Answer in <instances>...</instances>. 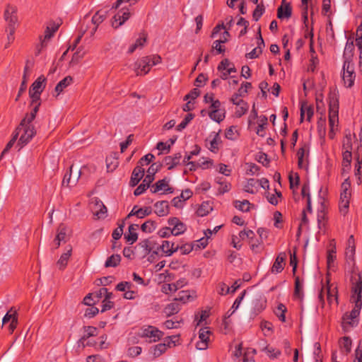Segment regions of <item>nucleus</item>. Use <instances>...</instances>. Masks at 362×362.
Segmentation results:
<instances>
[{
    "label": "nucleus",
    "instance_id": "nucleus-4",
    "mask_svg": "<svg viewBox=\"0 0 362 362\" xmlns=\"http://www.w3.org/2000/svg\"><path fill=\"white\" fill-rule=\"evenodd\" d=\"M339 100L336 95L329 97V125L330 139H334L336 132L338 131L339 126Z\"/></svg>",
    "mask_w": 362,
    "mask_h": 362
},
{
    "label": "nucleus",
    "instance_id": "nucleus-53",
    "mask_svg": "<svg viewBox=\"0 0 362 362\" xmlns=\"http://www.w3.org/2000/svg\"><path fill=\"white\" fill-rule=\"evenodd\" d=\"M260 327L264 336H270L273 332V325L268 321H263L261 322Z\"/></svg>",
    "mask_w": 362,
    "mask_h": 362
},
{
    "label": "nucleus",
    "instance_id": "nucleus-27",
    "mask_svg": "<svg viewBox=\"0 0 362 362\" xmlns=\"http://www.w3.org/2000/svg\"><path fill=\"white\" fill-rule=\"evenodd\" d=\"M152 213V209L149 206L145 208H139L137 206H134L128 216H136L139 218H144Z\"/></svg>",
    "mask_w": 362,
    "mask_h": 362
},
{
    "label": "nucleus",
    "instance_id": "nucleus-54",
    "mask_svg": "<svg viewBox=\"0 0 362 362\" xmlns=\"http://www.w3.org/2000/svg\"><path fill=\"white\" fill-rule=\"evenodd\" d=\"M286 310V307L282 303H279L275 310L276 315L281 322H285L286 320L285 313Z\"/></svg>",
    "mask_w": 362,
    "mask_h": 362
},
{
    "label": "nucleus",
    "instance_id": "nucleus-6",
    "mask_svg": "<svg viewBox=\"0 0 362 362\" xmlns=\"http://www.w3.org/2000/svg\"><path fill=\"white\" fill-rule=\"evenodd\" d=\"M341 76L344 87L351 88L354 85L356 73L354 65L351 62L344 61Z\"/></svg>",
    "mask_w": 362,
    "mask_h": 362
},
{
    "label": "nucleus",
    "instance_id": "nucleus-64",
    "mask_svg": "<svg viewBox=\"0 0 362 362\" xmlns=\"http://www.w3.org/2000/svg\"><path fill=\"white\" fill-rule=\"evenodd\" d=\"M354 359L353 362H362V342H359L355 350Z\"/></svg>",
    "mask_w": 362,
    "mask_h": 362
},
{
    "label": "nucleus",
    "instance_id": "nucleus-50",
    "mask_svg": "<svg viewBox=\"0 0 362 362\" xmlns=\"http://www.w3.org/2000/svg\"><path fill=\"white\" fill-rule=\"evenodd\" d=\"M236 106L237 107L235 114L238 117H240L243 115H245L247 112L249 108L248 104L245 101L240 102V103H239V105H237Z\"/></svg>",
    "mask_w": 362,
    "mask_h": 362
},
{
    "label": "nucleus",
    "instance_id": "nucleus-34",
    "mask_svg": "<svg viewBox=\"0 0 362 362\" xmlns=\"http://www.w3.org/2000/svg\"><path fill=\"white\" fill-rule=\"evenodd\" d=\"M243 189L247 193L255 194L258 191V180L248 179L243 187Z\"/></svg>",
    "mask_w": 362,
    "mask_h": 362
},
{
    "label": "nucleus",
    "instance_id": "nucleus-61",
    "mask_svg": "<svg viewBox=\"0 0 362 362\" xmlns=\"http://www.w3.org/2000/svg\"><path fill=\"white\" fill-rule=\"evenodd\" d=\"M352 341L351 339L348 337H344L340 341L341 347L344 349L345 351L349 352L351 349Z\"/></svg>",
    "mask_w": 362,
    "mask_h": 362
},
{
    "label": "nucleus",
    "instance_id": "nucleus-24",
    "mask_svg": "<svg viewBox=\"0 0 362 362\" xmlns=\"http://www.w3.org/2000/svg\"><path fill=\"white\" fill-rule=\"evenodd\" d=\"M58 28H59L58 23H54V22L49 23V24L47 25V28H46V30L45 32L44 39L41 40V47H43L44 46L46 45V41L48 40L49 39H50L53 36L54 33L57 30Z\"/></svg>",
    "mask_w": 362,
    "mask_h": 362
},
{
    "label": "nucleus",
    "instance_id": "nucleus-59",
    "mask_svg": "<svg viewBox=\"0 0 362 362\" xmlns=\"http://www.w3.org/2000/svg\"><path fill=\"white\" fill-rule=\"evenodd\" d=\"M210 334L211 332L209 330L208 327L201 328L199 332V341L208 343Z\"/></svg>",
    "mask_w": 362,
    "mask_h": 362
},
{
    "label": "nucleus",
    "instance_id": "nucleus-45",
    "mask_svg": "<svg viewBox=\"0 0 362 362\" xmlns=\"http://www.w3.org/2000/svg\"><path fill=\"white\" fill-rule=\"evenodd\" d=\"M192 195V192L190 189H185L182 192L180 197H175L173 200L174 205L175 206H178V203L180 202L182 200L185 201L189 199Z\"/></svg>",
    "mask_w": 362,
    "mask_h": 362
},
{
    "label": "nucleus",
    "instance_id": "nucleus-63",
    "mask_svg": "<svg viewBox=\"0 0 362 362\" xmlns=\"http://www.w3.org/2000/svg\"><path fill=\"white\" fill-rule=\"evenodd\" d=\"M191 296L188 291H182L178 293V296L175 298L176 300L182 301L185 303L189 300Z\"/></svg>",
    "mask_w": 362,
    "mask_h": 362
},
{
    "label": "nucleus",
    "instance_id": "nucleus-19",
    "mask_svg": "<svg viewBox=\"0 0 362 362\" xmlns=\"http://www.w3.org/2000/svg\"><path fill=\"white\" fill-rule=\"evenodd\" d=\"M17 8L16 6L8 5L4 12L5 21L8 23V25H16L17 23L16 16Z\"/></svg>",
    "mask_w": 362,
    "mask_h": 362
},
{
    "label": "nucleus",
    "instance_id": "nucleus-22",
    "mask_svg": "<svg viewBox=\"0 0 362 362\" xmlns=\"http://www.w3.org/2000/svg\"><path fill=\"white\" fill-rule=\"evenodd\" d=\"M164 191L165 193H172V188L168 187V180L166 178L160 180L152 186L151 191L152 193H156L159 191Z\"/></svg>",
    "mask_w": 362,
    "mask_h": 362
},
{
    "label": "nucleus",
    "instance_id": "nucleus-42",
    "mask_svg": "<svg viewBox=\"0 0 362 362\" xmlns=\"http://www.w3.org/2000/svg\"><path fill=\"white\" fill-rule=\"evenodd\" d=\"M72 78L71 76H66L60 81L55 87V92L57 95H59L63 90L69 86L72 83Z\"/></svg>",
    "mask_w": 362,
    "mask_h": 362
},
{
    "label": "nucleus",
    "instance_id": "nucleus-8",
    "mask_svg": "<svg viewBox=\"0 0 362 362\" xmlns=\"http://www.w3.org/2000/svg\"><path fill=\"white\" fill-rule=\"evenodd\" d=\"M177 336H171L165 339L164 342L153 346L150 351L153 357L157 358L164 354L168 347L176 345Z\"/></svg>",
    "mask_w": 362,
    "mask_h": 362
},
{
    "label": "nucleus",
    "instance_id": "nucleus-35",
    "mask_svg": "<svg viewBox=\"0 0 362 362\" xmlns=\"http://www.w3.org/2000/svg\"><path fill=\"white\" fill-rule=\"evenodd\" d=\"M71 252L72 247L71 246H68L66 247L65 252L62 254L57 262V264L61 269H63L66 266L68 260L71 255Z\"/></svg>",
    "mask_w": 362,
    "mask_h": 362
},
{
    "label": "nucleus",
    "instance_id": "nucleus-46",
    "mask_svg": "<svg viewBox=\"0 0 362 362\" xmlns=\"http://www.w3.org/2000/svg\"><path fill=\"white\" fill-rule=\"evenodd\" d=\"M221 228V226H217L214 227L213 230L207 229L206 231H204L205 238H202L199 240L201 244L204 247L206 246L207 245L208 239L210 238L213 234L216 233Z\"/></svg>",
    "mask_w": 362,
    "mask_h": 362
},
{
    "label": "nucleus",
    "instance_id": "nucleus-28",
    "mask_svg": "<svg viewBox=\"0 0 362 362\" xmlns=\"http://www.w3.org/2000/svg\"><path fill=\"white\" fill-rule=\"evenodd\" d=\"M182 156L180 153H175L174 156L165 158L164 163L168 169L171 170L180 163Z\"/></svg>",
    "mask_w": 362,
    "mask_h": 362
},
{
    "label": "nucleus",
    "instance_id": "nucleus-40",
    "mask_svg": "<svg viewBox=\"0 0 362 362\" xmlns=\"http://www.w3.org/2000/svg\"><path fill=\"white\" fill-rule=\"evenodd\" d=\"M292 14V9L289 4H286L285 7L280 6L278 8L277 17L279 19L288 18Z\"/></svg>",
    "mask_w": 362,
    "mask_h": 362
},
{
    "label": "nucleus",
    "instance_id": "nucleus-62",
    "mask_svg": "<svg viewBox=\"0 0 362 362\" xmlns=\"http://www.w3.org/2000/svg\"><path fill=\"white\" fill-rule=\"evenodd\" d=\"M255 236V233L250 229H244L239 233V238L242 240L245 239H252Z\"/></svg>",
    "mask_w": 362,
    "mask_h": 362
},
{
    "label": "nucleus",
    "instance_id": "nucleus-55",
    "mask_svg": "<svg viewBox=\"0 0 362 362\" xmlns=\"http://www.w3.org/2000/svg\"><path fill=\"white\" fill-rule=\"evenodd\" d=\"M238 136V132L235 127L231 126L226 129L225 136L229 140H235Z\"/></svg>",
    "mask_w": 362,
    "mask_h": 362
},
{
    "label": "nucleus",
    "instance_id": "nucleus-51",
    "mask_svg": "<svg viewBox=\"0 0 362 362\" xmlns=\"http://www.w3.org/2000/svg\"><path fill=\"white\" fill-rule=\"evenodd\" d=\"M156 228V223L155 221H153L151 220H148L146 222H144L141 226V229L143 232L145 233H152L155 229Z\"/></svg>",
    "mask_w": 362,
    "mask_h": 362
},
{
    "label": "nucleus",
    "instance_id": "nucleus-20",
    "mask_svg": "<svg viewBox=\"0 0 362 362\" xmlns=\"http://www.w3.org/2000/svg\"><path fill=\"white\" fill-rule=\"evenodd\" d=\"M355 248V240L354 235H351L348 239L345 251L346 258L347 261L350 262V264H354V262Z\"/></svg>",
    "mask_w": 362,
    "mask_h": 362
},
{
    "label": "nucleus",
    "instance_id": "nucleus-37",
    "mask_svg": "<svg viewBox=\"0 0 362 362\" xmlns=\"http://www.w3.org/2000/svg\"><path fill=\"white\" fill-rule=\"evenodd\" d=\"M180 310V304L177 302H173L168 304L164 308V313L167 317H170L177 313Z\"/></svg>",
    "mask_w": 362,
    "mask_h": 362
},
{
    "label": "nucleus",
    "instance_id": "nucleus-9",
    "mask_svg": "<svg viewBox=\"0 0 362 362\" xmlns=\"http://www.w3.org/2000/svg\"><path fill=\"white\" fill-rule=\"evenodd\" d=\"M141 337L149 342H156L163 337V332L158 328L149 325L142 328Z\"/></svg>",
    "mask_w": 362,
    "mask_h": 362
},
{
    "label": "nucleus",
    "instance_id": "nucleus-26",
    "mask_svg": "<svg viewBox=\"0 0 362 362\" xmlns=\"http://www.w3.org/2000/svg\"><path fill=\"white\" fill-rule=\"evenodd\" d=\"M144 169L137 165L133 170L129 184L132 187L136 186L144 175Z\"/></svg>",
    "mask_w": 362,
    "mask_h": 362
},
{
    "label": "nucleus",
    "instance_id": "nucleus-58",
    "mask_svg": "<svg viewBox=\"0 0 362 362\" xmlns=\"http://www.w3.org/2000/svg\"><path fill=\"white\" fill-rule=\"evenodd\" d=\"M264 12V6L263 4H257L252 13L254 21H257Z\"/></svg>",
    "mask_w": 362,
    "mask_h": 362
},
{
    "label": "nucleus",
    "instance_id": "nucleus-29",
    "mask_svg": "<svg viewBox=\"0 0 362 362\" xmlns=\"http://www.w3.org/2000/svg\"><path fill=\"white\" fill-rule=\"evenodd\" d=\"M286 255L284 253H280L276 258L272 267V273H280L284 269V261L285 259Z\"/></svg>",
    "mask_w": 362,
    "mask_h": 362
},
{
    "label": "nucleus",
    "instance_id": "nucleus-23",
    "mask_svg": "<svg viewBox=\"0 0 362 362\" xmlns=\"http://www.w3.org/2000/svg\"><path fill=\"white\" fill-rule=\"evenodd\" d=\"M155 214L160 216H165L169 214V204L167 201L157 202L153 205Z\"/></svg>",
    "mask_w": 362,
    "mask_h": 362
},
{
    "label": "nucleus",
    "instance_id": "nucleus-30",
    "mask_svg": "<svg viewBox=\"0 0 362 362\" xmlns=\"http://www.w3.org/2000/svg\"><path fill=\"white\" fill-rule=\"evenodd\" d=\"M139 227L138 224H132L129 226V231L127 234H125V238L130 244H133L137 240L138 235L136 230Z\"/></svg>",
    "mask_w": 362,
    "mask_h": 362
},
{
    "label": "nucleus",
    "instance_id": "nucleus-13",
    "mask_svg": "<svg viewBox=\"0 0 362 362\" xmlns=\"http://www.w3.org/2000/svg\"><path fill=\"white\" fill-rule=\"evenodd\" d=\"M218 70L221 72L220 78L223 80L228 79L230 75L237 71L234 65L227 59L220 62L218 66Z\"/></svg>",
    "mask_w": 362,
    "mask_h": 362
},
{
    "label": "nucleus",
    "instance_id": "nucleus-7",
    "mask_svg": "<svg viewBox=\"0 0 362 362\" xmlns=\"http://www.w3.org/2000/svg\"><path fill=\"white\" fill-rule=\"evenodd\" d=\"M46 86V78L40 76L31 85L29 90V95L33 102L40 100V95Z\"/></svg>",
    "mask_w": 362,
    "mask_h": 362
},
{
    "label": "nucleus",
    "instance_id": "nucleus-10",
    "mask_svg": "<svg viewBox=\"0 0 362 362\" xmlns=\"http://www.w3.org/2000/svg\"><path fill=\"white\" fill-rule=\"evenodd\" d=\"M139 246L145 254L150 255L149 258H154L158 255V244L153 239H145L139 243Z\"/></svg>",
    "mask_w": 362,
    "mask_h": 362
},
{
    "label": "nucleus",
    "instance_id": "nucleus-3",
    "mask_svg": "<svg viewBox=\"0 0 362 362\" xmlns=\"http://www.w3.org/2000/svg\"><path fill=\"white\" fill-rule=\"evenodd\" d=\"M35 134L36 129L34 123L23 119L15 133L18 138L17 143V146L19 147L18 150L28 144Z\"/></svg>",
    "mask_w": 362,
    "mask_h": 362
},
{
    "label": "nucleus",
    "instance_id": "nucleus-1",
    "mask_svg": "<svg viewBox=\"0 0 362 362\" xmlns=\"http://www.w3.org/2000/svg\"><path fill=\"white\" fill-rule=\"evenodd\" d=\"M353 281L351 302L354 304V306L350 313H346L343 316L342 326L345 330L358 325L359 322L358 316L362 308V280L360 276H358L354 278Z\"/></svg>",
    "mask_w": 362,
    "mask_h": 362
},
{
    "label": "nucleus",
    "instance_id": "nucleus-41",
    "mask_svg": "<svg viewBox=\"0 0 362 362\" xmlns=\"http://www.w3.org/2000/svg\"><path fill=\"white\" fill-rule=\"evenodd\" d=\"M40 105V100L37 102H33L32 100V105H33V108L30 113L26 114L23 119H25V121L33 122L35 119L36 115L39 110Z\"/></svg>",
    "mask_w": 362,
    "mask_h": 362
},
{
    "label": "nucleus",
    "instance_id": "nucleus-47",
    "mask_svg": "<svg viewBox=\"0 0 362 362\" xmlns=\"http://www.w3.org/2000/svg\"><path fill=\"white\" fill-rule=\"evenodd\" d=\"M121 261V257L119 255H112L107 258L105 263V267H115Z\"/></svg>",
    "mask_w": 362,
    "mask_h": 362
},
{
    "label": "nucleus",
    "instance_id": "nucleus-5",
    "mask_svg": "<svg viewBox=\"0 0 362 362\" xmlns=\"http://www.w3.org/2000/svg\"><path fill=\"white\" fill-rule=\"evenodd\" d=\"M161 57L159 55L153 54L143 57L135 64L136 75H145L151 69L161 62Z\"/></svg>",
    "mask_w": 362,
    "mask_h": 362
},
{
    "label": "nucleus",
    "instance_id": "nucleus-43",
    "mask_svg": "<svg viewBox=\"0 0 362 362\" xmlns=\"http://www.w3.org/2000/svg\"><path fill=\"white\" fill-rule=\"evenodd\" d=\"M354 49V45L353 42H347L344 50V61L351 62L353 52Z\"/></svg>",
    "mask_w": 362,
    "mask_h": 362
},
{
    "label": "nucleus",
    "instance_id": "nucleus-56",
    "mask_svg": "<svg viewBox=\"0 0 362 362\" xmlns=\"http://www.w3.org/2000/svg\"><path fill=\"white\" fill-rule=\"evenodd\" d=\"M193 114H187L184 118V119L177 126V130L180 132L182 131L184 129H185L187 124L193 119Z\"/></svg>",
    "mask_w": 362,
    "mask_h": 362
},
{
    "label": "nucleus",
    "instance_id": "nucleus-38",
    "mask_svg": "<svg viewBox=\"0 0 362 362\" xmlns=\"http://www.w3.org/2000/svg\"><path fill=\"white\" fill-rule=\"evenodd\" d=\"M215 181L218 185H219L218 192L220 194H223L230 190V185L227 182L223 177H216Z\"/></svg>",
    "mask_w": 362,
    "mask_h": 362
},
{
    "label": "nucleus",
    "instance_id": "nucleus-25",
    "mask_svg": "<svg viewBox=\"0 0 362 362\" xmlns=\"http://www.w3.org/2000/svg\"><path fill=\"white\" fill-rule=\"evenodd\" d=\"M93 214L98 218H103L107 215V208L100 200H95L94 207L92 209Z\"/></svg>",
    "mask_w": 362,
    "mask_h": 362
},
{
    "label": "nucleus",
    "instance_id": "nucleus-36",
    "mask_svg": "<svg viewBox=\"0 0 362 362\" xmlns=\"http://www.w3.org/2000/svg\"><path fill=\"white\" fill-rule=\"evenodd\" d=\"M85 329V334L84 335L79 339V343L83 345V346H85L84 343H85V341L90 337H93V336H96L98 334V329L95 327H92V326H88V327H86L84 328Z\"/></svg>",
    "mask_w": 362,
    "mask_h": 362
},
{
    "label": "nucleus",
    "instance_id": "nucleus-14",
    "mask_svg": "<svg viewBox=\"0 0 362 362\" xmlns=\"http://www.w3.org/2000/svg\"><path fill=\"white\" fill-rule=\"evenodd\" d=\"M74 167L71 165L69 171L64 175L62 184L63 187H71L77 183L81 172V170H77L74 175Z\"/></svg>",
    "mask_w": 362,
    "mask_h": 362
},
{
    "label": "nucleus",
    "instance_id": "nucleus-48",
    "mask_svg": "<svg viewBox=\"0 0 362 362\" xmlns=\"http://www.w3.org/2000/svg\"><path fill=\"white\" fill-rule=\"evenodd\" d=\"M234 206L239 211L247 212L250 211L251 204L247 200L235 201Z\"/></svg>",
    "mask_w": 362,
    "mask_h": 362
},
{
    "label": "nucleus",
    "instance_id": "nucleus-17",
    "mask_svg": "<svg viewBox=\"0 0 362 362\" xmlns=\"http://www.w3.org/2000/svg\"><path fill=\"white\" fill-rule=\"evenodd\" d=\"M158 252L161 250L165 257H170L179 250V245L169 240L162 241L160 245H158Z\"/></svg>",
    "mask_w": 362,
    "mask_h": 362
},
{
    "label": "nucleus",
    "instance_id": "nucleus-39",
    "mask_svg": "<svg viewBox=\"0 0 362 362\" xmlns=\"http://www.w3.org/2000/svg\"><path fill=\"white\" fill-rule=\"evenodd\" d=\"M209 117L211 119L220 123L226 117V111L223 110H209Z\"/></svg>",
    "mask_w": 362,
    "mask_h": 362
},
{
    "label": "nucleus",
    "instance_id": "nucleus-33",
    "mask_svg": "<svg viewBox=\"0 0 362 362\" xmlns=\"http://www.w3.org/2000/svg\"><path fill=\"white\" fill-rule=\"evenodd\" d=\"M351 184L349 180L346 179L341 184V192L340 194V199L343 201H349L350 202L351 199V191H350Z\"/></svg>",
    "mask_w": 362,
    "mask_h": 362
},
{
    "label": "nucleus",
    "instance_id": "nucleus-12",
    "mask_svg": "<svg viewBox=\"0 0 362 362\" xmlns=\"http://www.w3.org/2000/svg\"><path fill=\"white\" fill-rule=\"evenodd\" d=\"M107 11L100 10L97 11L91 18V25H93L88 30L90 37L93 36L96 32L98 27L107 18Z\"/></svg>",
    "mask_w": 362,
    "mask_h": 362
},
{
    "label": "nucleus",
    "instance_id": "nucleus-21",
    "mask_svg": "<svg viewBox=\"0 0 362 362\" xmlns=\"http://www.w3.org/2000/svg\"><path fill=\"white\" fill-rule=\"evenodd\" d=\"M345 151L343 152V162L342 165L344 167V169H349L351 167V144L349 141H347L346 144H344L343 145Z\"/></svg>",
    "mask_w": 362,
    "mask_h": 362
},
{
    "label": "nucleus",
    "instance_id": "nucleus-16",
    "mask_svg": "<svg viewBox=\"0 0 362 362\" xmlns=\"http://www.w3.org/2000/svg\"><path fill=\"white\" fill-rule=\"evenodd\" d=\"M3 325L9 323L8 329L10 332H13L16 327L18 323V316L16 310L11 308L2 319Z\"/></svg>",
    "mask_w": 362,
    "mask_h": 362
},
{
    "label": "nucleus",
    "instance_id": "nucleus-18",
    "mask_svg": "<svg viewBox=\"0 0 362 362\" xmlns=\"http://www.w3.org/2000/svg\"><path fill=\"white\" fill-rule=\"evenodd\" d=\"M69 232V230L68 228H66L64 225L59 226L57 230V234L54 240L55 248L59 247L62 243H66L68 240Z\"/></svg>",
    "mask_w": 362,
    "mask_h": 362
},
{
    "label": "nucleus",
    "instance_id": "nucleus-32",
    "mask_svg": "<svg viewBox=\"0 0 362 362\" xmlns=\"http://www.w3.org/2000/svg\"><path fill=\"white\" fill-rule=\"evenodd\" d=\"M252 304L255 312L259 313L264 309L266 306V300L262 295L258 294L253 300Z\"/></svg>",
    "mask_w": 362,
    "mask_h": 362
},
{
    "label": "nucleus",
    "instance_id": "nucleus-2",
    "mask_svg": "<svg viewBox=\"0 0 362 362\" xmlns=\"http://www.w3.org/2000/svg\"><path fill=\"white\" fill-rule=\"evenodd\" d=\"M353 281L351 302L354 304V306L350 313H346L343 316L342 326L345 330L358 325L359 322L358 316L362 308V280L360 276H358L354 278Z\"/></svg>",
    "mask_w": 362,
    "mask_h": 362
},
{
    "label": "nucleus",
    "instance_id": "nucleus-11",
    "mask_svg": "<svg viewBox=\"0 0 362 362\" xmlns=\"http://www.w3.org/2000/svg\"><path fill=\"white\" fill-rule=\"evenodd\" d=\"M132 13L129 8H122L114 16L112 26L117 28L122 25L130 18Z\"/></svg>",
    "mask_w": 362,
    "mask_h": 362
},
{
    "label": "nucleus",
    "instance_id": "nucleus-52",
    "mask_svg": "<svg viewBox=\"0 0 362 362\" xmlns=\"http://www.w3.org/2000/svg\"><path fill=\"white\" fill-rule=\"evenodd\" d=\"M233 24V18L231 16L228 17V18H227L226 19V25L223 23L221 25H217L214 28V31L213 34H214L215 33L218 32L220 29L223 28V29L226 30L225 34L228 35V32L227 31V30L230 29V28L232 26Z\"/></svg>",
    "mask_w": 362,
    "mask_h": 362
},
{
    "label": "nucleus",
    "instance_id": "nucleus-44",
    "mask_svg": "<svg viewBox=\"0 0 362 362\" xmlns=\"http://www.w3.org/2000/svg\"><path fill=\"white\" fill-rule=\"evenodd\" d=\"M246 293V291H243L240 295L235 300L231 308L228 312V317L231 316L240 307V305L243 300L245 295Z\"/></svg>",
    "mask_w": 362,
    "mask_h": 362
},
{
    "label": "nucleus",
    "instance_id": "nucleus-49",
    "mask_svg": "<svg viewBox=\"0 0 362 362\" xmlns=\"http://www.w3.org/2000/svg\"><path fill=\"white\" fill-rule=\"evenodd\" d=\"M221 142V137L218 133H214L212 140L209 143V149L214 153H216L218 149V145Z\"/></svg>",
    "mask_w": 362,
    "mask_h": 362
},
{
    "label": "nucleus",
    "instance_id": "nucleus-15",
    "mask_svg": "<svg viewBox=\"0 0 362 362\" xmlns=\"http://www.w3.org/2000/svg\"><path fill=\"white\" fill-rule=\"evenodd\" d=\"M168 225L171 227V233L173 235H180L187 230L186 225L176 217L170 218L168 221Z\"/></svg>",
    "mask_w": 362,
    "mask_h": 362
},
{
    "label": "nucleus",
    "instance_id": "nucleus-60",
    "mask_svg": "<svg viewBox=\"0 0 362 362\" xmlns=\"http://www.w3.org/2000/svg\"><path fill=\"white\" fill-rule=\"evenodd\" d=\"M256 354V350L252 348L247 349L243 356V362H251L254 361V356Z\"/></svg>",
    "mask_w": 362,
    "mask_h": 362
},
{
    "label": "nucleus",
    "instance_id": "nucleus-31",
    "mask_svg": "<svg viewBox=\"0 0 362 362\" xmlns=\"http://www.w3.org/2000/svg\"><path fill=\"white\" fill-rule=\"evenodd\" d=\"M314 114L313 108L307 104H303L300 107V120L301 122L305 117L306 120L310 122Z\"/></svg>",
    "mask_w": 362,
    "mask_h": 362
},
{
    "label": "nucleus",
    "instance_id": "nucleus-57",
    "mask_svg": "<svg viewBox=\"0 0 362 362\" xmlns=\"http://www.w3.org/2000/svg\"><path fill=\"white\" fill-rule=\"evenodd\" d=\"M211 209L212 208L210 206L209 203L203 202L197 210V214L199 216H206Z\"/></svg>",
    "mask_w": 362,
    "mask_h": 362
}]
</instances>
